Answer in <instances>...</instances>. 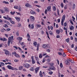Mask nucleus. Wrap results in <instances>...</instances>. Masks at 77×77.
<instances>
[{
  "instance_id": "obj_1",
  "label": "nucleus",
  "mask_w": 77,
  "mask_h": 77,
  "mask_svg": "<svg viewBox=\"0 0 77 77\" xmlns=\"http://www.w3.org/2000/svg\"><path fill=\"white\" fill-rule=\"evenodd\" d=\"M13 38H14V36H12L11 37H9L8 38V46H9L10 43L11 42V40H13V39H14Z\"/></svg>"
},
{
  "instance_id": "obj_2",
  "label": "nucleus",
  "mask_w": 77,
  "mask_h": 77,
  "mask_svg": "<svg viewBox=\"0 0 77 77\" xmlns=\"http://www.w3.org/2000/svg\"><path fill=\"white\" fill-rule=\"evenodd\" d=\"M7 66V68L10 69H12V70H15V69H16V68L12 67L10 65Z\"/></svg>"
},
{
  "instance_id": "obj_3",
  "label": "nucleus",
  "mask_w": 77,
  "mask_h": 77,
  "mask_svg": "<svg viewBox=\"0 0 77 77\" xmlns=\"http://www.w3.org/2000/svg\"><path fill=\"white\" fill-rule=\"evenodd\" d=\"M12 53L13 54H14L15 56H16V57H20V55L17 54L15 51H14V52H13Z\"/></svg>"
},
{
  "instance_id": "obj_4",
  "label": "nucleus",
  "mask_w": 77,
  "mask_h": 77,
  "mask_svg": "<svg viewBox=\"0 0 77 77\" xmlns=\"http://www.w3.org/2000/svg\"><path fill=\"white\" fill-rule=\"evenodd\" d=\"M3 51L5 52V54L7 55H9V52L8 50L6 49H4Z\"/></svg>"
},
{
  "instance_id": "obj_5",
  "label": "nucleus",
  "mask_w": 77,
  "mask_h": 77,
  "mask_svg": "<svg viewBox=\"0 0 77 77\" xmlns=\"http://www.w3.org/2000/svg\"><path fill=\"white\" fill-rule=\"evenodd\" d=\"M42 47L44 48L47 49V48H48V45H47V44H45L43 45Z\"/></svg>"
},
{
  "instance_id": "obj_6",
  "label": "nucleus",
  "mask_w": 77,
  "mask_h": 77,
  "mask_svg": "<svg viewBox=\"0 0 77 77\" xmlns=\"http://www.w3.org/2000/svg\"><path fill=\"white\" fill-rule=\"evenodd\" d=\"M23 66L26 68H28L30 66V65L28 63H25L23 65Z\"/></svg>"
},
{
  "instance_id": "obj_7",
  "label": "nucleus",
  "mask_w": 77,
  "mask_h": 77,
  "mask_svg": "<svg viewBox=\"0 0 77 77\" xmlns=\"http://www.w3.org/2000/svg\"><path fill=\"white\" fill-rule=\"evenodd\" d=\"M20 44L22 46V48L23 49L26 47V45H24V43L23 42L20 43Z\"/></svg>"
},
{
  "instance_id": "obj_8",
  "label": "nucleus",
  "mask_w": 77,
  "mask_h": 77,
  "mask_svg": "<svg viewBox=\"0 0 77 77\" xmlns=\"http://www.w3.org/2000/svg\"><path fill=\"white\" fill-rule=\"evenodd\" d=\"M30 13L31 14H32V15H36V13L35 11H33L31 10L30 11Z\"/></svg>"
},
{
  "instance_id": "obj_9",
  "label": "nucleus",
  "mask_w": 77,
  "mask_h": 77,
  "mask_svg": "<svg viewBox=\"0 0 77 77\" xmlns=\"http://www.w3.org/2000/svg\"><path fill=\"white\" fill-rule=\"evenodd\" d=\"M51 6H50L49 7H47V11L48 12V11H51V10L50 9H51Z\"/></svg>"
},
{
  "instance_id": "obj_10",
  "label": "nucleus",
  "mask_w": 77,
  "mask_h": 77,
  "mask_svg": "<svg viewBox=\"0 0 77 77\" xmlns=\"http://www.w3.org/2000/svg\"><path fill=\"white\" fill-rule=\"evenodd\" d=\"M30 17H31V18H30L31 21H33L35 20V18L34 17L31 16Z\"/></svg>"
},
{
  "instance_id": "obj_11",
  "label": "nucleus",
  "mask_w": 77,
  "mask_h": 77,
  "mask_svg": "<svg viewBox=\"0 0 77 77\" xmlns=\"http://www.w3.org/2000/svg\"><path fill=\"white\" fill-rule=\"evenodd\" d=\"M0 40H1V41H7V39L5 38H0Z\"/></svg>"
},
{
  "instance_id": "obj_12",
  "label": "nucleus",
  "mask_w": 77,
  "mask_h": 77,
  "mask_svg": "<svg viewBox=\"0 0 77 77\" xmlns=\"http://www.w3.org/2000/svg\"><path fill=\"white\" fill-rule=\"evenodd\" d=\"M39 67H37L35 69V73L36 74L38 72V71H39Z\"/></svg>"
},
{
  "instance_id": "obj_13",
  "label": "nucleus",
  "mask_w": 77,
  "mask_h": 77,
  "mask_svg": "<svg viewBox=\"0 0 77 77\" xmlns=\"http://www.w3.org/2000/svg\"><path fill=\"white\" fill-rule=\"evenodd\" d=\"M5 11L6 12H9V10H8V8H5L4 9Z\"/></svg>"
},
{
  "instance_id": "obj_14",
  "label": "nucleus",
  "mask_w": 77,
  "mask_h": 77,
  "mask_svg": "<svg viewBox=\"0 0 77 77\" xmlns=\"http://www.w3.org/2000/svg\"><path fill=\"white\" fill-rule=\"evenodd\" d=\"M65 20V15H64L62 17V20L64 21Z\"/></svg>"
},
{
  "instance_id": "obj_15",
  "label": "nucleus",
  "mask_w": 77,
  "mask_h": 77,
  "mask_svg": "<svg viewBox=\"0 0 77 77\" xmlns=\"http://www.w3.org/2000/svg\"><path fill=\"white\" fill-rule=\"evenodd\" d=\"M65 63L66 65H69V62L68 61L66 60L65 62Z\"/></svg>"
},
{
  "instance_id": "obj_16",
  "label": "nucleus",
  "mask_w": 77,
  "mask_h": 77,
  "mask_svg": "<svg viewBox=\"0 0 77 77\" xmlns=\"http://www.w3.org/2000/svg\"><path fill=\"white\" fill-rule=\"evenodd\" d=\"M25 6H26V7H27V8H29V7H32V6H31V5H30L29 4H26L25 5Z\"/></svg>"
},
{
  "instance_id": "obj_17",
  "label": "nucleus",
  "mask_w": 77,
  "mask_h": 77,
  "mask_svg": "<svg viewBox=\"0 0 77 77\" xmlns=\"http://www.w3.org/2000/svg\"><path fill=\"white\" fill-rule=\"evenodd\" d=\"M22 39H23V38L20 37H19L18 38H17V40H18L19 41H22Z\"/></svg>"
},
{
  "instance_id": "obj_18",
  "label": "nucleus",
  "mask_w": 77,
  "mask_h": 77,
  "mask_svg": "<svg viewBox=\"0 0 77 77\" xmlns=\"http://www.w3.org/2000/svg\"><path fill=\"white\" fill-rule=\"evenodd\" d=\"M15 19H16V20H17L18 21H20V18H18V17H15Z\"/></svg>"
},
{
  "instance_id": "obj_19",
  "label": "nucleus",
  "mask_w": 77,
  "mask_h": 77,
  "mask_svg": "<svg viewBox=\"0 0 77 77\" xmlns=\"http://www.w3.org/2000/svg\"><path fill=\"white\" fill-rule=\"evenodd\" d=\"M74 27L73 26H71V27H70V29L71 30H72V29H74Z\"/></svg>"
},
{
  "instance_id": "obj_20",
  "label": "nucleus",
  "mask_w": 77,
  "mask_h": 77,
  "mask_svg": "<svg viewBox=\"0 0 77 77\" xmlns=\"http://www.w3.org/2000/svg\"><path fill=\"white\" fill-rule=\"evenodd\" d=\"M37 27L38 28H39V27H41V25L39 24H37L36 25Z\"/></svg>"
},
{
  "instance_id": "obj_21",
  "label": "nucleus",
  "mask_w": 77,
  "mask_h": 77,
  "mask_svg": "<svg viewBox=\"0 0 77 77\" xmlns=\"http://www.w3.org/2000/svg\"><path fill=\"white\" fill-rule=\"evenodd\" d=\"M49 34H50V35H53V32H52L51 31H49Z\"/></svg>"
},
{
  "instance_id": "obj_22",
  "label": "nucleus",
  "mask_w": 77,
  "mask_h": 77,
  "mask_svg": "<svg viewBox=\"0 0 77 77\" xmlns=\"http://www.w3.org/2000/svg\"><path fill=\"white\" fill-rule=\"evenodd\" d=\"M39 44H38L37 45V51H38L39 50Z\"/></svg>"
},
{
  "instance_id": "obj_23",
  "label": "nucleus",
  "mask_w": 77,
  "mask_h": 77,
  "mask_svg": "<svg viewBox=\"0 0 77 77\" xmlns=\"http://www.w3.org/2000/svg\"><path fill=\"white\" fill-rule=\"evenodd\" d=\"M32 64H34V63H35V59L32 60Z\"/></svg>"
},
{
  "instance_id": "obj_24",
  "label": "nucleus",
  "mask_w": 77,
  "mask_h": 77,
  "mask_svg": "<svg viewBox=\"0 0 77 77\" xmlns=\"http://www.w3.org/2000/svg\"><path fill=\"white\" fill-rule=\"evenodd\" d=\"M56 32L57 35H59V33H60V32H59V30L58 29L57 30Z\"/></svg>"
},
{
  "instance_id": "obj_25",
  "label": "nucleus",
  "mask_w": 77,
  "mask_h": 77,
  "mask_svg": "<svg viewBox=\"0 0 77 77\" xmlns=\"http://www.w3.org/2000/svg\"><path fill=\"white\" fill-rule=\"evenodd\" d=\"M27 36L28 38H30V35H29V33H27Z\"/></svg>"
},
{
  "instance_id": "obj_26",
  "label": "nucleus",
  "mask_w": 77,
  "mask_h": 77,
  "mask_svg": "<svg viewBox=\"0 0 77 77\" xmlns=\"http://www.w3.org/2000/svg\"><path fill=\"white\" fill-rule=\"evenodd\" d=\"M51 69H52V70H54L55 69H54V67L53 66H52L51 67Z\"/></svg>"
},
{
  "instance_id": "obj_27",
  "label": "nucleus",
  "mask_w": 77,
  "mask_h": 77,
  "mask_svg": "<svg viewBox=\"0 0 77 77\" xmlns=\"http://www.w3.org/2000/svg\"><path fill=\"white\" fill-rule=\"evenodd\" d=\"M2 3H5V4H9V2H6L5 1H4L2 2Z\"/></svg>"
},
{
  "instance_id": "obj_28",
  "label": "nucleus",
  "mask_w": 77,
  "mask_h": 77,
  "mask_svg": "<svg viewBox=\"0 0 77 77\" xmlns=\"http://www.w3.org/2000/svg\"><path fill=\"white\" fill-rule=\"evenodd\" d=\"M30 71H34V70H35V69H34V68L31 67L30 69Z\"/></svg>"
},
{
  "instance_id": "obj_29",
  "label": "nucleus",
  "mask_w": 77,
  "mask_h": 77,
  "mask_svg": "<svg viewBox=\"0 0 77 77\" xmlns=\"http://www.w3.org/2000/svg\"><path fill=\"white\" fill-rule=\"evenodd\" d=\"M53 10L54 11H55L56 10V8L55 6L53 7Z\"/></svg>"
},
{
  "instance_id": "obj_30",
  "label": "nucleus",
  "mask_w": 77,
  "mask_h": 77,
  "mask_svg": "<svg viewBox=\"0 0 77 77\" xmlns=\"http://www.w3.org/2000/svg\"><path fill=\"white\" fill-rule=\"evenodd\" d=\"M69 62H71V63H74V60H69Z\"/></svg>"
},
{
  "instance_id": "obj_31",
  "label": "nucleus",
  "mask_w": 77,
  "mask_h": 77,
  "mask_svg": "<svg viewBox=\"0 0 77 77\" xmlns=\"http://www.w3.org/2000/svg\"><path fill=\"white\" fill-rule=\"evenodd\" d=\"M66 41L67 42H69V38H68L67 39H66Z\"/></svg>"
},
{
  "instance_id": "obj_32",
  "label": "nucleus",
  "mask_w": 77,
  "mask_h": 77,
  "mask_svg": "<svg viewBox=\"0 0 77 77\" xmlns=\"http://www.w3.org/2000/svg\"><path fill=\"white\" fill-rule=\"evenodd\" d=\"M0 63L2 66H5V63H3L1 62Z\"/></svg>"
},
{
  "instance_id": "obj_33",
  "label": "nucleus",
  "mask_w": 77,
  "mask_h": 77,
  "mask_svg": "<svg viewBox=\"0 0 77 77\" xmlns=\"http://www.w3.org/2000/svg\"><path fill=\"white\" fill-rule=\"evenodd\" d=\"M10 13L11 15H14V14L15 13V12L14 11V12H12L11 11Z\"/></svg>"
},
{
  "instance_id": "obj_34",
  "label": "nucleus",
  "mask_w": 77,
  "mask_h": 77,
  "mask_svg": "<svg viewBox=\"0 0 77 77\" xmlns=\"http://www.w3.org/2000/svg\"><path fill=\"white\" fill-rule=\"evenodd\" d=\"M8 19V20H10V21H11V20H12V18L11 17H7Z\"/></svg>"
},
{
  "instance_id": "obj_35",
  "label": "nucleus",
  "mask_w": 77,
  "mask_h": 77,
  "mask_svg": "<svg viewBox=\"0 0 77 77\" xmlns=\"http://www.w3.org/2000/svg\"><path fill=\"white\" fill-rule=\"evenodd\" d=\"M23 66H20L19 67V70H21V69H22V68H23Z\"/></svg>"
},
{
  "instance_id": "obj_36",
  "label": "nucleus",
  "mask_w": 77,
  "mask_h": 77,
  "mask_svg": "<svg viewBox=\"0 0 77 77\" xmlns=\"http://www.w3.org/2000/svg\"><path fill=\"white\" fill-rule=\"evenodd\" d=\"M21 26V24L20 23H18V27H20Z\"/></svg>"
},
{
  "instance_id": "obj_37",
  "label": "nucleus",
  "mask_w": 77,
  "mask_h": 77,
  "mask_svg": "<svg viewBox=\"0 0 77 77\" xmlns=\"http://www.w3.org/2000/svg\"><path fill=\"white\" fill-rule=\"evenodd\" d=\"M0 11H1V12L2 13V14H3L4 13H5V11H3V10H2V9H0Z\"/></svg>"
},
{
  "instance_id": "obj_38",
  "label": "nucleus",
  "mask_w": 77,
  "mask_h": 77,
  "mask_svg": "<svg viewBox=\"0 0 77 77\" xmlns=\"http://www.w3.org/2000/svg\"><path fill=\"white\" fill-rule=\"evenodd\" d=\"M31 29H34V26H33V24H32L31 25Z\"/></svg>"
},
{
  "instance_id": "obj_39",
  "label": "nucleus",
  "mask_w": 77,
  "mask_h": 77,
  "mask_svg": "<svg viewBox=\"0 0 77 77\" xmlns=\"http://www.w3.org/2000/svg\"><path fill=\"white\" fill-rule=\"evenodd\" d=\"M16 35L17 36H19V32H17L16 33Z\"/></svg>"
},
{
  "instance_id": "obj_40",
  "label": "nucleus",
  "mask_w": 77,
  "mask_h": 77,
  "mask_svg": "<svg viewBox=\"0 0 77 77\" xmlns=\"http://www.w3.org/2000/svg\"><path fill=\"white\" fill-rule=\"evenodd\" d=\"M60 66L61 68H63V65L62 64V63H60Z\"/></svg>"
},
{
  "instance_id": "obj_41",
  "label": "nucleus",
  "mask_w": 77,
  "mask_h": 77,
  "mask_svg": "<svg viewBox=\"0 0 77 77\" xmlns=\"http://www.w3.org/2000/svg\"><path fill=\"white\" fill-rule=\"evenodd\" d=\"M63 3L62 2L61 4H60V6L61 8H63Z\"/></svg>"
},
{
  "instance_id": "obj_42",
  "label": "nucleus",
  "mask_w": 77,
  "mask_h": 77,
  "mask_svg": "<svg viewBox=\"0 0 77 77\" xmlns=\"http://www.w3.org/2000/svg\"><path fill=\"white\" fill-rule=\"evenodd\" d=\"M64 21L63 20H62L61 22V25L62 26H63V22Z\"/></svg>"
},
{
  "instance_id": "obj_43",
  "label": "nucleus",
  "mask_w": 77,
  "mask_h": 77,
  "mask_svg": "<svg viewBox=\"0 0 77 77\" xmlns=\"http://www.w3.org/2000/svg\"><path fill=\"white\" fill-rule=\"evenodd\" d=\"M67 25V23H66V22L64 23V27H66V26Z\"/></svg>"
},
{
  "instance_id": "obj_44",
  "label": "nucleus",
  "mask_w": 77,
  "mask_h": 77,
  "mask_svg": "<svg viewBox=\"0 0 77 77\" xmlns=\"http://www.w3.org/2000/svg\"><path fill=\"white\" fill-rule=\"evenodd\" d=\"M43 68H48V66H43Z\"/></svg>"
},
{
  "instance_id": "obj_45",
  "label": "nucleus",
  "mask_w": 77,
  "mask_h": 77,
  "mask_svg": "<svg viewBox=\"0 0 77 77\" xmlns=\"http://www.w3.org/2000/svg\"><path fill=\"white\" fill-rule=\"evenodd\" d=\"M3 26L4 27H8V25L7 24H5L4 26Z\"/></svg>"
},
{
  "instance_id": "obj_46",
  "label": "nucleus",
  "mask_w": 77,
  "mask_h": 77,
  "mask_svg": "<svg viewBox=\"0 0 77 77\" xmlns=\"http://www.w3.org/2000/svg\"><path fill=\"white\" fill-rule=\"evenodd\" d=\"M58 54L60 56H62V54L61 52H58Z\"/></svg>"
},
{
  "instance_id": "obj_47",
  "label": "nucleus",
  "mask_w": 77,
  "mask_h": 77,
  "mask_svg": "<svg viewBox=\"0 0 77 77\" xmlns=\"http://www.w3.org/2000/svg\"><path fill=\"white\" fill-rule=\"evenodd\" d=\"M39 57L40 58H42V54H39Z\"/></svg>"
},
{
  "instance_id": "obj_48",
  "label": "nucleus",
  "mask_w": 77,
  "mask_h": 77,
  "mask_svg": "<svg viewBox=\"0 0 77 77\" xmlns=\"http://www.w3.org/2000/svg\"><path fill=\"white\" fill-rule=\"evenodd\" d=\"M10 22L11 23H12V24H15V23L13 21H12V20H11Z\"/></svg>"
},
{
  "instance_id": "obj_49",
  "label": "nucleus",
  "mask_w": 77,
  "mask_h": 77,
  "mask_svg": "<svg viewBox=\"0 0 77 77\" xmlns=\"http://www.w3.org/2000/svg\"><path fill=\"white\" fill-rule=\"evenodd\" d=\"M14 8L15 9H18V6H14Z\"/></svg>"
},
{
  "instance_id": "obj_50",
  "label": "nucleus",
  "mask_w": 77,
  "mask_h": 77,
  "mask_svg": "<svg viewBox=\"0 0 77 77\" xmlns=\"http://www.w3.org/2000/svg\"><path fill=\"white\" fill-rule=\"evenodd\" d=\"M59 51H62V52H63V50L62 49H59Z\"/></svg>"
},
{
  "instance_id": "obj_51",
  "label": "nucleus",
  "mask_w": 77,
  "mask_h": 77,
  "mask_svg": "<svg viewBox=\"0 0 77 77\" xmlns=\"http://www.w3.org/2000/svg\"><path fill=\"white\" fill-rule=\"evenodd\" d=\"M53 65H54V63H51L50 64V66H53Z\"/></svg>"
},
{
  "instance_id": "obj_52",
  "label": "nucleus",
  "mask_w": 77,
  "mask_h": 77,
  "mask_svg": "<svg viewBox=\"0 0 77 77\" xmlns=\"http://www.w3.org/2000/svg\"><path fill=\"white\" fill-rule=\"evenodd\" d=\"M46 51H48V52H50V50L49 49H47Z\"/></svg>"
},
{
  "instance_id": "obj_53",
  "label": "nucleus",
  "mask_w": 77,
  "mask_h": 77,
  "mask_svg": "<svg viewBox=\"0 0 77 77\" xmlns=\"http://www.w3.org/2000/svg\"><path fill=\"white\" fill-rule=\"evenodd\" d=\"M33 44L34 45H36L37 44V43H36V42H35L34 43H33Z\"/></svg>"
},
{
  "instance_id": "obj_54",
  "label": "nucleus",
  "mask_w": 77,
  "mask_h": 77,
  "mask_svg": "<svg viewBox=\"0 0 77 77\" xmlns=\"http://www.w3.org/2000/svg\"><path fill=\"white\" fill-rule=\"evenodd\" d=\"M41 33L42 34V35H44V31H41Z\"/></svg>"
},
{
  "instance_id": "obj_55",
  "label": "nucleus",
  "mask_w": 77,
  "mask_h": 77,
  "mask_svg": "<svg viewBox=\"0 0 77 77\" xmlns=\"http://www.w3.org/2000/svg\"><path fill=\"white\" fill-rule=\"evenodd\" d=\"M60 32H63V29H60Z\"/></svg>"
},
{
  "instance_id": "obj_56",
  "label": "nucleus",
  "mask_w": 77,
  "mask_h": 77,
  "mask_svg": "<svg viewBox=\"0 0 77 77\" xmlns=\"http://www.w3.org/2000/svg\"><path fill=\"white\" fill-rule=\"evenodd\" d=\"M57 61L58 64H59V60H58V59H57Z\"/></svg>"
},
{
  "instance_id": "obj_57",
  "label": "nucleus",
  "mask_w": 77,
  "mask_h": 77,
  "mask_svg": "<svg viewBox=\"0 0 77 77\" xmlns=\"http://www.w3.org/2000/svg\"><path fill=\"white\" fill-rule=\"evenodd\" d=\"M63 57H65V56H66V55H65V54L64 52H63Z\"/></svg>"
},
{
  "instance_id": "obj_58",
  "label": "nucleus",
  "mask_w": 77,
  "mask_h": 77,
  "mask_svg": "<svg viewBox=\"0 0 77 77\" xmlns=\"http://www.w3.org/2000/svg\"><path fill=\"white\" fill-rule=\"evenodd\" d=\"M47 9H46L45 11V14H47Z\"/></svg>"
},
{
  "instance_id": "obj_59",
  "label": "nucleus",
  "mask_w": 77,
  "mask_h": 77,
  "mask_svg": "<svg viewBox=\"0 0 77 77\" xmlns=\"http://www.w3.org/2000/svg\"><path fill=\"white\" fill-rule=\"evenodd\" d=\"M49 74H53V72H51V71H50L49 72Z\"/></svg>"
},
{
  "instance_id": "obj_60",
  "label": "nucleus",
  "mask_w": 77,
  "mask_h": 77,
  "mask_svg": "<svg viewBox=\"0 0 77 77\" xmlns=\"http://www.w3.org/2000/svg\"><path fill=\"white\" fill-rule=\"evenodd\" d=\"M13 47H14V48H16V50H17V49H18V48L17 47V46H13Z\"/></svg>"
},
{
  "instance_id": "obj_61",
  "label": "nucleus",
  "mask_w": 77,
  "mask_h": 77,
  "mask_svg": "<svg viewBox=\"0 0 77 77\" xmlns=\"http://www.w3.org/2000/svg\"><path fill=\"white\" fill-rule=\"evenodd\" d=\"M42 73H39L40 76V77H43V75L42 74Z\"/></svg>"
},
{
  "instance_id": "obj_62",
  "label": "nucleus",
  "mask_w": 77,
  "mask_h": 77,
  "mask_svg": "<svg viewBox=\"0 0 77 77\" xmlns=\"http://www.w3.org/2000/svg\"><path fill=\"white\" fill-rule=\"evenodd\" d=\"M28 77H32V75H30V74H29L28 75H27Z\"/></svg>"
},
{
  "instance_id": "obj_63",
  "label": "nucleus",
  "mask_w": 77,
  "mask_h": 77,
  "mask_svg": "<svg viewBox=\"0 0 77 77\" xmlns=\"http://www.w3.org/2000/svg\"><path fill=\"white\" fill-rule=\"evenodd\" d=\"M47 62H50V59H48L47 60Z\"/></svg>"
},
{
  "instance_id": "obj_64",
  "label": "nucleus",
  "mask_w": 77,
  "mask_h": 77,
  "mask_svg": "<svg viewBox=\"0 0 77 77\" xmlns=\"http://www.w3.org/2000/svg\"><path fill=\"white\" fill-rule=\"evenodd\" d=\"M58 23H60V19H58V21H57Z\"/></svg>"
}]
</instances>
